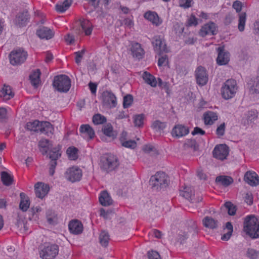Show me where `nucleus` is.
<instances>
[{
	"instance_id": "1",
	"label": "nucleus",
	"mask_w": 259,
	"mask_h": 259,
	"mask_svg": "<svg viewBox=\"0 0 259 259\" xmlns=\"http://www.w3.org/2000/svg\"><path fill=\"white\" fill-rule=\"evenodd\" d=\"M243 230L252 239L259 238V219L253 215L245 218Z\"/></svg>"
},
{
	"instance_id": "2",
	"label": "nucleus",
	"mask_w": 259,
	"mask_h": 259,
	"mask_svg": "<svg viewBox=\"0 0 259 259\" xmlns=\"http://www.w3.org/2000/svg\"><path fill=\"white\" fill-rule=\"evenodd\" d=\"M237 90L238 86L236 81L233 79H229L223 84L221 90V95L223 98L229 100L235 96Z\"/></svg>"
},
{
	"instance_id": "3",
	"label": "nucleus",
	"mask_w": 259,
	"mask_h": 259,
	"mask_svg": "<svg viewBox=\"0 0 259 259\" xmlns=\"http://www.w3.org/2000/svg\"><path fill=\"white\" fill-rule=\"evenodd\" d=\"M53 87L61 93L67 92L71 87L70 79L66 75L56 76L54 78Z\"/></svg>"
},
{
	"instance_id": "4",
	"label": "nucleus",
	"mask_w": 259,
	"mask_h": 259,
	"mask_svg": "<svg viewBox=\"0 0 259 259\" xmlns=\"http://www.w3.org/2000/svg\"><path fill=\"white\" fill-rule=\"evenodd\" d=\"M59 252V246L56 244L46 243L40 247L39 256L42 259H54Z\"/></svg>"
},
{
	"instance_id": "5",
	"label": "nucleus",
	"mask_w": 259,
	"mask_h": 259,
	"mask_svg": "<svg viewBox=\"0 0 259 259\" xmlns=\"http://www.w3.org/2000/svg\"><path fill=\"white\" fill-rule=\"evenodd\" d=\"M168 179L164 172H157L152 176L150 179V184L152 188L158 190L159 188H165L168 185Z\"/></svg>"
},
{
	"instance_id": "6",
	"label": "nucleus",
	"mask_w": 259,
	"mask_h": 259,
	"mask_svg": "<svg viewBox=\"0 0 259 259\" xmlns=\"http://www.w3.org/2000/svg\"><path fill=\"white\" fill-rule=\"evenodd\" d=\"M27 53L22 49L12 51L9 54L10 63L13 65H20L25 62Z\"/></svg>"
},
{
	"instance_id": "7",
	"label": "nucleus",
	"mask_w": 259,
	"mask_h": 259,
	"mask_svg": "<svg viewBox=\"0 0 259 259\" xmlns=\"http://www.w3.org/2000/svg\"><path fill=\"white\" fill-rule=\"evenodd\" d=\"M154 51L158 55L168 52L164 36L161 35H155L151 40Z\"/></svg>"
},
{
	"instance_id": "8",
	"label": "nucleus",
	"mask_w": 259,
	"mask_h": 259,
	"mask_svg": "<svg viewBox=\"0 0 259 259\" xmlns=\"http://www.w3.org/2000/svg\"><path fill=\"white\" fill-rule=\"evenodd\" d=\"M101 101L103 106L109 108H115L117 104L115 95L109 91H105L102 93Z\"/></svg>"
},
{
	"instance_id": "9",
	"label": "nucleus",
	"mask_w": 259,
	"mask_h": 259,
	"mask_svg": "<svg viewBox=\"0 0 259 259\" xmlns=\"http://www.w3.org/2000/svg\"><path fill=\"white\" fill-rule=\"evenodd\" d=\"M119 164L117 157L114 155H111L102 160L101 167L106 172H109L116 168Z\"/></svg>"
},
{
	"instance_id": "10",
	"label": "nucleus",
	"mask_w": 259,
	"mask_h": 259,
	"mask_svg": "<svg viewBox=\"0 0 259 259\" xmlns=\"http://www.w3.org/2000/svg\"><path fill=\"white\" fill-rule=\"evenodd\" d=\"M82 176L81 169L77 166H73L68 168L65 173L66 179L72 183L79 181Z\"/></svg>"
},
{
	"instance_id": "11",
	"label": "nucleus",
	"mask_w": 259,
	"mask_h": 259,
	"mask_svg": "<svg viewBox=\"0 0 259 259\" xmlns=\"http://www.w3.org/2000/svg\"><path fill=\"white\" fill-rule=\"evenodd\" d=\"M218 31V27L215 23L210 21L201 26L199 31V35L203 37L207 35H215Z\"/></svg>"
},
{
	"instance_id": "12",
	"label": "nucleus",
	"mask_w": 259,
	"mask_h": 259,
	"mask_svg": "<svg viewBox=\"0 0 259 259\" xmlns=\"http://www.w3.org/2000/svg\"><path fill=\"white\" fill-rule=\"evenodd\" d=\"M212 154L215 158L224 160L229 154V148L226 144L216 145L213 150Z\"/></svg>"
},
{
	"instance_id": "13",
	"label": "nucleus",
	"mask_w": 259,
	"mask_h": 259,
	"mask_svg": "<svg viewBox=\"0 0 259 259\" xmlns=\"http://www.w3.org/2000/svg\"><path fill=\"white\" fill-rule=\"evenodd\" d=\"M195 77L197 83L200 86L205 85L208 80V75L205 68L199 66L195 70Z\"/></svg>"
},
{
	"instance_id": "14",
	"label": "nucleus",
	"mask_w": 259,
	"mask_h": 259,
	"mask_svg": "<svg viewBox=\"0 0 259 259\" xmlns=\"http://www.w3.org/2000/svg\"><path fill=\"white\" fill-rule=\"evenodd\" d=\"M132 56L138 60L143 59L145 55V51L140 43L133 42L130 49Z\"/></svg>"
},
{
	"instance_id": "15",
	"label": "nucleus",
	"mask_w": 259,
	"mask_h": 259,
	"mask_svg": "<svg viewBox=\"0 0 259 259\" xmlns=\"http://www.w3.org/2000/svg\"><path fill=\"white\" fill-rule=\"evenodd\" d=\"M34 190L36 197L42 199L48 194L49 187L43 183L38 182L34 186Z\"/></svg>"
},
{
	"instance_id": "16",
	"label": "nucleus",
	"mask_w": 259,
	"mask_h": 259,
	"mask_svg": "<svg viewBox=\"0 0 259 259\" xmlns=\"http://www.w3.org/2000/svg\"><path fill=\"white\" fill-rule=\"evenodd\" d=\"M189 133V128L182 124H177L171 131L172 137L180 138L185 136Z\"/></svg>"
},
{
	"instance_id": "17",
	"label": "nucleus",
	"mask_w": 259,
	"mask_h": 259,
	"mask_svg": "<svg viewBox=\"0 0 259 259\" xmlns=\"http://www.w3.org/2000/svg\"><path fill=\"white\" fill-rule=\"evenodd\" d=\"M244 180L246 183L251 186H255L259 184L258 176L254 171H247L244 175Z\"/></svg>"
},
{
	"instance_id": "18",
	"label": "nucleus",
	"mask_w": 259,
	"mask_h": 259,
	"mask_svg": "<svg viewBox=\"0 0 259 259\" xmlns=\"http://www.w3.org/2000/svg\"><path fill=\"white\" fill-rule=\"evenodd\" d=\"M29 18L28 12L26 11L18 14L14 20V23L20 27H23L27 24Z\"/></svg>"
},
{
	"instance_id": "19",
	"label": "nucleus",
	"mask_w": 259,
	"mask_h": 259,
	"mask_svg": "<svg viewBox=\"0 0 259 259\" xmlns=\"http://www.w3.org/2000/svg\"><path fill=\"white\" fill-rule=\"evenodd\" d=\"M218 55L217 58V63L220 65L227 64L229 61V54L227 52H225L223 47L218 48Z\"/></svg>"
},
{
	"instance_id": "20",
	"label": "nucleus",
	"mask_w": 259,
	"mask_h": 259,
	"mask_svg": "<svg viewBox=\"0 0 259 259\" xmlns=\"http://www.w3.org/2000/svg\"><path fill=\"white\" fill-rule=\"evenodd\" d=\"M70 232L74 234H80L83 230V226L81 223L77 220L71 221L68 225Z\"/></svg>"
},
{
	"instance_id": "21",
	"label": "nucleus",
	"mask_w": 259,
	"mask_h": 259,
	"mask_svg": "<svg viewBox=\"0 0 259 259\" xmlns=\"http://www.w3.org/2000/svg\"><path fill=\"white\" fill-rule=\"evenodd\" d=\"M78 22L82 31L84 33L85 35H90L94 27L92 23L89 20L84 19H79Z\"/></svg>"
},
{
	"instance_id": "22",
	"label": "nucleus",
	"mask_w": 259,
	"mask_h": 259,
	"mask_svg": "<svg viewBox=\"0 0 259 259\" xmlns=\"http://www.w3.org/2000/svg\"><path fill=\"white\" fill-rule=\"evenodd\" d=\"M36 34L40 38L46 39L52 38L54 35L51 29L46 27H42L37 30Z\"/></svg>"
},
{
	"instance_id": "23",
	"label": "nucleus",
	"mask_w": 259,
	"mask_h": 259,
	"mask_svg": "<svg viewBox=\"0 0 259 259\" xmlns=\"http://www.w3.org/2000/svg\"><path fill=\"white\" fill-rule=\"evenodd\" d=\"M39 128L41 133L48 136H51L53 134L54 127L49 122H41Z\"/></svg>"
},
{
	"instance_id": "24",
	"label": "nucleus",
	"mask_w": 259,
	"mask_h": 259,
	"mask_svg": "<svg viewBox=\"0 0 259 259\" xmlns=\"http://www.w3.org/2000/svg\"><path fill=\"white\" fill-rule=\"evenodd\" d=\"M204 122L205 124L211 125L218 120V115L215 112L208 111L203 114Z\"/></svg>"
},
{
	"instance_id": "25",
	"label": "nucleus",
	"mask_w": 259,
	"mask_h": 259,
	"mask_svg": "<svg viewBox=\"0 0 259 259\" xmlns=\"http://www.w3.org/2000/svg\"><path fill=\"white\" fill-rule=\"evenodd\" d=\"M41 72L39 69L34 70L29 75V78L32 85L37 88L40 82V76Z\"/></svg>"
},
{
	"instance_id": "26",
	"label": "nucleus",
	"mask_w": 259,
	"mask_h": 259,
	"mask_svg": "<svg viewBox=\"0 0 259 259\" xmlns=\"http://www.w3.org/2000/svg\"><path fill=\"white\" fill-rule=\"evenodd\" d=\"M144 18L151 22L153 24L158 26L161 24L158 15L154 12L148 11L144 14Z\"/></svg>"
},
{
	"instance_id": "27",
	"label": "nucleus",
	"mask_w": 259,
	"mask_h": 259,
	"mask_svg": "<svg viewBox=\"0 0 259 259\" xmlns=\"http://www.w3.org/2000/svg\"><path fill=\"white\" fill-rule=\"evenodd\" d=\"M215 182L224 187H228L233 183V179L230 176H219L216 178Z\"/></svg>"
},
{
	"instance_id": "28",
	"label": "nucleus",
	"mask_w": 259,
	"mask_h": 259,
	"mask_svg": "<svg viewBox=\"0 0 259 259\" xmlns=\"http://www.w3.org/2000/svg\"><path fill=\"white\" fill-rule=\"evenodd\" d=\"M14 94L11 90V88L9 85H4L3 88L1 90L0 97L4 100L7 101L14 97Z\"/></svg>"
},
{
	"instance_id": "29",
	"label": "nucleus",
	"mask_w": 259,
	"mask_h": 259,
	"mask_svg": "<svg viewBox=\"0 0 259 259\" xmlns=\"http://www.w3.org/2000/svg\"><path fill=\"white\" fill-rule=\"evenodd\" d=\"M20 202L19 204V208L23 211H26L30 206V202L28 197L24 193H21L20 194Z\"/></svg>"
},
{
	"instance_id": "30",
	"label": "nucleus",
	"mask_w": 259,
	"mask_h": 259,
	"mask_svg": "<svg viewBox=\"0 0 259 259\" xmlns=\"http://www.w3.org/2000/svg\"><path fill=\"white\" fill-rule=\"evenodd\" d=\"M99 202L103 206H109L112 203V200L107 191L101 192L99 198Z\"/></svg>"
},
{
	"instance_id": "31",
	"label": "nucleus",
	"mask_w": 259,
	"mask_h": 259,
	"mask_svg": "<svg viewBox=\"0 0 259 259\" xmlns=\"http://www.w3.org/2000/svg\"><path fill=\"white\" fill-rule=\"evenodd\" d=\"M143 78L145 82L152 87H156L157 85V81L156 78L147 72H144L143 74Z\"/></svg>"
},
{
	"instance_id": "32",
	"label": "nucleus",
	"mask_w": 259,
	"mask_h": 259,
	"mask_svg": "<svg viewBox=\"0 0 259 259\" xmlns=\"http://www.w3.org/2000/svg\"><path fill=\"white\" fill-rule=\"evenodd\" d=\"M249 90L252 94H259V77L251 79L248 83Z\"/></svg>"
},
{
	"instance_id": "33",
	"label": "nucleus",
	"mask_w": 259,
	"mask_h": 259,
	"mask_svg": "<svg viewBox=\"0 0 259 259\" xmlns=\"http://www.w3.org/2000/svg\"><path fill=\"white\" fill-rule=\"evenodd\" d=\"M180 195L191 202L194 196L192 189L187 187H185L183 190L180 191Z\"/></svg>"
},
{
	"instance_id": "34",
	"label": "nucleus",
	"mask_w": 259,
	"mask_h": 259,
	"mask_svg": "<svg viewBox=\"0 0 259 259\" xmlns=\"http://www.w3.org/2000/svg\"><path fill=\"white\" fill-rule=\"evenodd\" d=\"M79 131L83 134H86L90 139H92L95 136L93 129L88 124H82L80 126Z\"/></svg>"
},
{
	"instance_id": "35",
	"label": "nucleus",
	"mask_w": 259,
	"mask_h": 259,
	"mask_svg": "<svg viewBox=\"0 0 259 259\" xmlns=\"http://www.w3.org/2000/svg\"><path fill=\"white\" fill-rule=\"evenodd\" d=\"M102 131L105 136L109 138H111L112 139H114L116 138V134L113 131V127L111 124H107L104 125Z\"/></svg>"
},
{
	"instance_id": "36",
	"label": "nucleus",
	"mask_w": 259,
	"mask_h": 259,
	"mask_svg": "<svg viewBox=\"0 0 259 259\" xmlns=\"http://www.w3.org/2000/svg\"><path fill=\"white\" fill-rule=\"evenodd\" d=\"M218 222L212 218L209 217H205L203 220V225L207 228L214 229L217 227Z\"/></svg>"
},
{
	"instance_id": "37",
	"label": "nucleus",
	"mask_w": 259,
	"mask_h": 259,
	"mask_svg": "<svg viewBox=\"0 0 259 259\" xmlns=\"http://www.w3.org/2000/svg\"><path fill=\"white\" fill-rule=\"evenodd\" d=\"M109 240L110 236L109 233L105 231H102L99 235V241L101 245L103 247L107 246Z\"/></svg>"
},
{
	"instance_id": "38",
	"label": "nucleus",
	"mask_w": 259,
	"mask_h": 259,
	"mask_svg": "<svg viewBox=\"0 0 259 259\" xmlns=\"http://www.w3.org/2000/svg\"><path fill=\"white\" fill-rule=\"evenodd\" d=\"M41 122L35 120L33 121H30L26 123V128L27 130L34 132H38L40 127Z\"/></svg>"
},
{
	"instance_id": "39",
	"label": "nucleus",
	"mask_w": 259,
	"mask_h": 259,
	"mask_svg": "<svg viewBox=\"0 0 259 259\" xmlns=\"http://www.w3.org/2000/svg\"><path fill=\"white\" fill-rule=\"evenodd\" d=\"M72 0H65L61 4L56 5V10L60 13H63L66 11L71 6Z\"/></svg>"
},
{
	"instance_id": "40",
	"label": "nucleus",
	"mask_w": 259,
	"mask_h": 259,
	"mask_svg": "<svg viewBox=\"0 0 259 259\" xmlns=\"http://www.w3.org/2000/svg\"><path fill=\"white\" fill-rule=\"evenodd\" d=\"M226 230L227 231L222 236L221 239L223 240L227 241L230 239L233 232V226L230 222L226 223V228L224 229V231H225Z\"/></svg>"
},
{
	"instance_id": "41",
	"label": "nucleus",
	"mask_w": 259,
	"mask_h": 259,
	"mask_svg": "<svg viewBox=\"0 0 259 259\" xmlns=\"http://www.w3.org/2000/svg\"><path fill=\"white\" fill-rule=\"evenodd\" d=\"M247 123L249 124L254 121L257 118V112L255 110H251L247 111L245 114Z\"/></svg>"
},
{
	"instance_id": "42",
	"label": "nucleus",
	"mask_w": 259,
	"mask_h": 259,
	"mask_svg": "<svg viewBox=\"0 0 259 259\" xmlns=\"http://www.w3.org/2000/svg\"><path fill=\"white\" fill-rule=\"evenodd\" d=\"M239 20L238 28L240 31H243L244 30L245 25L246 14L245 12L240 13L238 14Z\"/></svg>"
},
{
	"instance_id": "43",
	"label": "nucleus",
	"mask_w": 259,
	"mask_h": 259,
	"mask_svg": "<svg viewBox=\"0 0 259 259\" xmlns=\"http://www.w3.org/2000/svg\"><path fill=\"white\" fill-rule=\"evenodd\" d=\"M1 180L5 186H10L13 182L12 177L6 171H2L1 172Z\"/></svg>"
},
{
	"instance_id": "44",
	"label": "nucleus",
	"mask_w": 259,
	"mask_h": 259,
	"mask_svg": "<svg viewBox=\"0 0 259 259\" xmlns=\"http://www.w3.org/2000/svg\"><path fill=\"white\" fill-rule=\"evenodd\" d=\"M78 149L74 147H70L67 150V153L71 160H76L78 158Z\"/></svg>"
},
{
	"instance_id": "45",
	"label": "nucleus",
	"mask_w": 259,
	"mask_h": 259,
	"mask_svg": "<svg viewBox=\"0 0 259 259\" xmlns=\"http://www.w3.org/2000/svg\"><path fill=\"white\" fill-rule=\"evenodd\" d=\"M60 148L59 147H56L53 150H51L49 153V158L51 160H56L61 156V153L60 152Z\"/></svg>"
},
{
	"instance_id": "46",
	"label": "nucleus",
	"mask_w": 259,
	"mask_h": 259,
	"mask_svg": "<svg viewBox=\"0 0 259 259\" xmlns=\"http://www.w3.org/2000/svg\"><path fill=\"white\" fill-rule=\"evenodd\" d=\"M106 117L100 114H97L93 117V122L95 124H101L106 122Z\"/></svg>"
},
{
	"instance_id": "47",
	"label": "nucleus",
	"mask_w": 259,
	"mask_h": 259,
	"mask_svg": "<svg viewBox=\"0 0 259 259\" xmlns=\"http://www.w3.org/2000/svg\"><path fill=\"white\" fill-rule=\"evenodd\" d=\"M151 127L156 131H160L165 128L166 123L157 120L152 123Z\"/></svg>"
},
{
	"instance_id": "48",
	"label": "nucleus",
	"mask_w": 259,
	"mask_h": 259,
	"mask_svg": "<svg viewBox=\"0 0 259 259\" xmlns=\"http://www.w3.org/2000/svg\"><path fill=\"white\" fill-rule=\"evenodd\" d=\"M224 207L228 210V214L233 215L235 214L236 209L235 206L230 202H226L224 204Z\"/></svg>"
},
{
	"instance_id": "49",
	"label": "nucleus",
	"mask_w": 259,
	"mask_h": 259,
	"mask_svg": "<svg viewBox=\"0 0 259 259\" xmlns=\"http://www.w3.org/2000/svg\"><path fill=\"white\" fill-rule=\"evenodd\" d=\"M144 115L142 114L136 115L134 117L135 125L140 127L143 125L144 122Z\"/></svg>"
},
{
	"instance_id": "50",
	"label": "nucleus",
	"mask_w": 259,
	"mask_h": 259,
	"mask_svg": "<svg viewBox=\"0 0 259 259\" xmlns=\"http://www.w3.org/2000/svg\"><path fill=\"white\" fill-rule=\"evenodd\" d=\"M246 256L250 259H256L259 256V251L253 248H248Z\"/></svg>"
},
{
	"instance_id": "51",
	"label": "nucleus",
	"mask_w": 259,
	"mask_h": 259,
	"mask_svg": "<svg viewBox=\"0 0 259 259\" xmlns=\"http://www.w3.org/2000/svg\"><path fill=\"white\" fill-rule=\"evenodd\" d=\"M187 147H189L193 149L194 151L198 149L199 145L195 140L189 139L188 140L185 144Z\"/></svg>"
},
{
	"instance_id": "52",
	"label": "nucleus",
	"mask_w": 259,
	"mask_h": 259,
	"mask_svg": "<svg viewBox=\"0 0 259 259\" xmlns=\"http://www.w3.org/2000/svg\"><path fill=\"white\" fill-rule=\"evenodd\" d=\"M133 98L131 95H127L123 98V107L124 108L129 107L132 104Z\"/></svg>"
},
{
	"instance_id": "53",
	"label": "nucleus",
	"mask_w": 259,
	"mask_h": 259,
	"mask_svg": "<svg viewBox=\"0 0 259 259\" xmlns=\"http://www.w3.org/2000/svg\"><path fill=\"white\" fill-rule=\"evenodd\" d=\"M198 24V19L193 15H191V16L187 19L186 23V26L190 27L192 26H196Z\"/></svg>"
},
{
	"instance_id": "54",
	"label": "nucleus",
	"mask_w": 259,
	"mask_h": 259,
	"mask_svg": "<svg viewBox=\"0 0 259 259\" xmlns=\"http://www.w3.org/2000/svg\"><path fill=\"white\" fill-rule=\"evenodd\" d=\"M226 129V124L225 122L221 123L219 126H218L216 130V134L218 137H221L225 134Z\"/></svg>"
},
{
	"instance_id": "55",
	"label": "nucleus",
	"mask_w": 259,
	"mask_h": 259,
	"mask_svg": "<svg viewBox=\"0 0 259 259\" xmlns=\"http://www.w3.org/2000/svg\"><path fill=\"white\" fill-rule=\"evenodd\" d=\"M84 52L85 50L83 49L80 51H78L74 53V55H75V62L77 64H79L80 63Z\"/></svg>"
},
{
	"instance_id": "56",
	"label": "nucleus",
	"mask_w": 259,
	"mask_h": 259,
	"mask_svg": "<svg viewBox=\"0 0 259 259\" xmlns=\"http://www.w3.org/2000/svg\"><path fill=\"white\" fill-rule=\"evenodd\" d=\"M122 145L126 148L134 149L137 146V143L134 140H128L123 142Z\"/></svg>"
},
{
	"instance_id": "57",
	"label": "nucleus",
	"mask_w": 259,
	"mask_h": 259,
	"mask_svg": "<svg viewBox=\"0 0 259 259\" xmlns=\"http://www.w3.org/2000/svg\"><path fill=\"white\" fill-rule=\"evenodd\" d=\"M168 63V57L166 55L160 57L158 60V65L159 66H165Z\"/></svg>"
},
{
	"instance_id": "58",
	"label": "nucleus",
	"mask_w": 259,
	"mask_h": 259,
	"mask_svg": "<svg viewBox=\"0 0 259 259\" xmlns=\"http://www.w3.org/2000/svg\"><path fill=\"white\" fill-rule=\"evenodd\" d=\"M192 0H180L179 6L184 8H189L191 7Z\"/></svg>"
},
{
	"instance_id": "59",
	"label": "nucleus",
	"mask_w": 259,
	"mask_h": 259,
	"mask_svg": "<svg viewBox=\"0 0 259 259\" xmlns=\"http://www.w3.org/2000/svg\"><path fill=\"white\" fill-rule=\"evenodd\" d=\"M242 3L239 1H236L233 3L232 7L237 13H240L242 8Z\"/></svg>"
},
{
	"instance_id": "60",
	"label": "nucleus",
	"mask_w": 259,
	"mask_h": 259,
	"mask_svg": "<svg viewBox=\"0 0 259 259\" xmlns=\"http://www.w3.org/2000/svg\"><path fill=\"white\" fill-rule=\"evenodd\" d=\"M149 259H160V255L155 251H151L148 252Z\"/></svg>"
},
{
	"instance_id": "61",
	"label": "nucleus",
	"mask_w": 259,
	"mask_h": 259,
	"mask_svg": "<svg viewBox=\"0 0 259 259\" xmlns=\"http://www.w3.org/2000/svg\"><path fill=\"white\" fill-rule=\"evenodd\" d=\"M57 165V161L51 160L50 163L49 173L51 176H53L55 171V168Z\"/></svg>"
},
{
	"instance_id": "62",
	"label": "nucleus",
	"mask_w": 259,
	"mask_h": 259,
	"mask_svg": "<svg viewBox=\"0 0 259 259\" xmlns=\"http://www.w3.org/2000/svg\"><path fill=\"white\" fill-rule=\"evenodd\" d=\"M245 202L248 205H251L253 203V197L250 193H247L244 197Z\"/></svg>"
},
{
	"instance_id": "63",
	"label": "nucleus",
	"mask_w": 259,
	"mask_h": 259,
	"mask_svg": "<svg viewBox=\"0 0 259 259\" xmlns=\"http://www.w3.org/2000/svg\"><path fill=\"white\" fill-rule=\"evenodd\" d=\"M49 141L47 139H42L40 141L39 145L40 147L45 149V152H47V149H48L49 145Z\"/></svg>"
},
{
	"instance_id": "64",
	"label": "nucleus",
	"mask_w": 259,
	"mask_h": 259,
	"mask_svg": "<svg viewBox=\"0 0 259 259\" xmlns=\"http://www.w3.org/2000/svg\"><path fill=\"white\" fill-rule=\"evenodd\" d=\"M7 118V110L6 108H0V122H2Z\"/></svg>"
}]
</instances>
